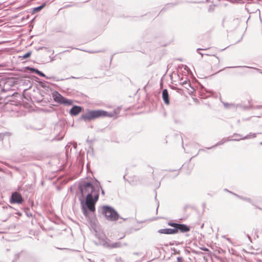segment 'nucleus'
Wrapping results in <instances>:
<instances>
[{
  "mask_svg": "<svg viewBox=\"0 0 262 262\" xmlns=\"http://www.w3.org/2000/svg\"><path fill=\"white\" fill-rule=\"evenodd\" d=\"M79 189L82 195H86L85 205L88 209L92 212H95V204L99 196V187L91 183H84L80 185Z\"/></svg>",
  "mask_w": 262,
  "mask_h": 262,
  "instance_id": "nucleus-1",
  "label": "nucleus"
},
{
  "mask_svg": "<svg viewBox=\"0 0 262 262\" xmlns=\"http://www.w3.org/2000/svg\"><path fill=\"white\" fill-rule=\"evenodd\" d=\"M113 115L103 110L89 111L81 115V119L85 121L101 117H113Z\"/></svg>",
  "mask_w": 262,
  "mask_h": 262,
  "instance_id": "nucleus-2",
  "label": "nucleus"
},
{
  "mask_svg": "<svg viewBox=\"0 0 262 262\" xmlns=\"http://www.w3.org/2000/svg\"><path fill=\"white\" fill-rule=\"evenodd\" d=\"M101 210L102 214L108 220L115 221L119 219V214L113 208L104 206Z\"/></svg>",
  "mask_w": 262,
  "mask_h": 262,
  "instance_id": "nucleus-3",
  "label": "nucleus"
},
{
  "mask_svg": "<svg viewBox=\"0 0 262 262\" xmlns=\"http://www.w3.org/2000/svg\"><path fill=\"white\" fill-rule=\"evenodd\" d=\"M52 97L54 100L60 104H63L64 105H71L73 104V101L70 99H67L63 97L60 93L58 92H54L52 93Z\"/></svg>",
  "mask_w": 262,
  "mask_h": 262,
  "instance_id": "nucleus-4",
  "label": "nucleus"
},
{
  "mask_svg": "<svg viewBox=\"0 0 262 262\" xmlns=\"http://www.w3.org/2000/svg\"><path fill=\"white\" fill-rule=\"evenodd\" d=\"M52 97L54 100L60 104H63L64 105H71L73 104V101L70 99H67L63 97L60 93L58 92H54L52 93Z\"/></svg>",
  "mask_w": 262,
  "mask_h": 262,
  "instance_id": "nucleus-5",
  "label": "nucleus"
},
{
  "mask_svg": "<svg viewBox=\"0 0 262 262\" xmlns=\"http://www.w3.org/2000/svg\"><path fill=\"white\" fill-rule=\"evenodd\" d=\"M168 225L173 227L174 229H176L177 233L179 231H181V232H185L190 230L189 227L184 224L172 223H168Z\"/></svg>",
  "mask_w": 262,
  "mask_h": 262,
  "instance_id": "nucleus-6",
  "label": "nucleus"
},
{
  "mask_svg": "<svg viewBox=\"0 0 262 262\" xmlns=\"http://www.w3.org/2000/svg\"><path fill=\"white\" fill-rule=\"evenodd\" d=\"M207 62L212 68H217L220 66V60L218 57L211 55L207 59Z\"/></svg>",
  "mask_w": 262,
  "mask_h": 262,
  "instance_id": "nucleus-7",
  "label": "nucleus"
},
{
  "mask_svg": "<svg viewBox=\"0 0 262 262\" xmlns=\"http://www.w3.org/2000/svg\"><path fill=\"white\" fill-rule=\"evenodd\" d=\"M23 201V198L19 193L15 192L12 194L11 198V203L21 204Z\"/></svg>",
  "mask_w": 262,
  "mask_h": 262,
  "instance_id": "nucleus-8",
  "label": "nucleus"
},
{
  "mask_svg": "<svg viewBox=\"0 0 262 262\" xmlns=\"http://www.w3.org/2000/svg\"><path fill=\"white\" fill-rule=\"evenodd\" d=\"M82 110L80 106H74L70 110V113L72 116H76L82 111Z\"/></svg>",
  "mask_w": 262,
  "mask_h": 262,
  "instance_id": "nucleus-9",
  "label": "nucleus"
},
{
  "mask_svg": "<svg viewBox=\"0 0 262 262\" xmlns=\"http://www.w3.org/2000/svg\"><path fill=\"white\" fill-rule=\"evenodd\" d=\"M158 232L161 234H172L177 233L176 229H160L158 231Z\"/></svg>",
  "mask_w": 262,
  "mask_h": 262,
  "instance_id": "nucleus-10",
  "label": "nucleus"
},
{
  "mask_svg": "<svg viewBox=\"0 0 262 262\" xmlns=\"http://www.w3.org/2000/svg\"><path fill=\"white\" fill-rule=\"evenodd\" d=\"M162 98L164 103L166 105H168L169 104V95L166 89H164L162 91Z\"/></svg>",
  "mask_w": 262,
  "mask_h": 262,
  "instance_id": "nucleus-11",
  "label": "nucleus"
},
{
  "mask_svg": "<svg viewBox=\"0 0 262 262\" xmlns=\"http://www.w3.org/2000/svg\"><path fill=\"white\" fill-rule=\"evenodd\" d=\"M27 69L28 70H29L30 72H31L32 73H35L37 74V75H38L41 77H45V75L41 72L38 70L37 69H34L33 68H30V67H28Z\"/></svg>",
  "mask_w": 262,
  "mask_h": 262,
  "instance_id": "nucleus-12",
  "label": "nucleus"
},
{
  "mask_svg": "<svg viewBox=\"0 0 262 262\" xmlns=\"http://www.w3.org/2000/svg\"><path fill=\"white\" fill-rule=\"evenodd\" d=\"M31 55V52H29L28 53H27L26 54H24L23 56V58L24 59H26L28 57H29Z\"/></svg>",
  "mask_w": 262,
  "mask_h": 262,
  "instance_id": "nucleus-13",
  "label": "nucleus"
},
{
  "mask_svg": "<svg viewBox=\"0 0 262 262\" xmlns=\"http://www.w3.org/2000/svg\"><path fill=\"white\" fill-rule=\"evenodd\" d=\"M119 246V245L117 243H114V244H113L111 246H110V247L111 248H117V247H118Z\"/></svg>",
  "mask_w": 262,
  "mask_h": 262,
  "instance_id": "nucleus-14",
  "label": "nucleus"
},
{
  "mask_svg": "<svg viewBox=\"0 0 262 262\" xmlns=\"http://www.w3.org/2000/svg\"><path fill=\"white\" fill-rule=\"evenodd\" d=\"M44 6H45V5H42V6H39V7H37V8H36V9H37V10H41L42 8H43L44 7Z\"/></svg>",
  "mask_w": 262,
  "mask_h": 262,
  "instance_id": "nucleus-15",
  "label": "nucleus"
},
{
  "mask_svg": "<svg viewBox=\"0 0 262 262\" xmlns=\"http://www.w3.org/2000/svg\"><path fill=\"white\" fill-rule=\"evenodd\" d=\"M177 262H183V259L181 257H178Z\"/></svg>",
  "mask_w": 262,
  "mask_h": 262,
  "instance_id": "nucleus-16",
  "label": "nucleus"
},
{
  "mask_svg": "<svg viewBox=\"0 0 262 262\" xmlns=\"http://www.w3.org/2000/svg\"><path fill=\"white\" fill-rule=\"evenodd\" d=\"M202 249L204 251H208V249L207 248H203Z\"/></svg>",
  "mask_w": 262,
  "mask_h": 262,
  "instance_id": "nucleus-17",
  "label": "nucleus"
},
{
  "mask_svg": "<svg viewBox=\"0 0 262 262\" xmlns=\"http://www.w3.org/2000/svg\"><path fill=\"white\" fill-rule=\"evenodd\" d=\"M120 111V109H118V111H117V112H115V114H117V113H118Z\"/></svg>",
  "mask_w": 262,
  "mask_h": 262,
  "instance_id": "nucleus-18",
  "label": "nucleus"
}]
</instances>
